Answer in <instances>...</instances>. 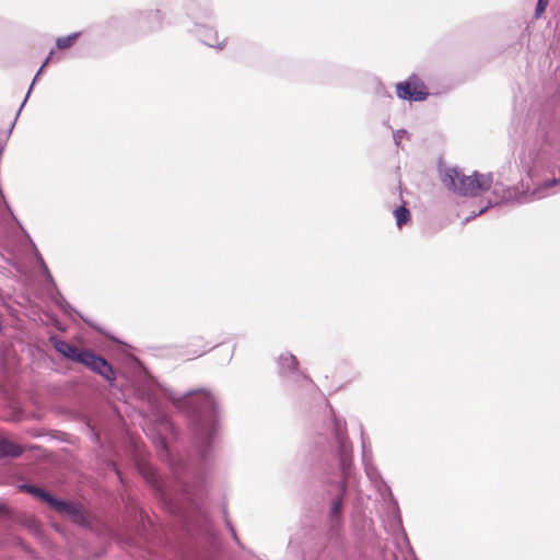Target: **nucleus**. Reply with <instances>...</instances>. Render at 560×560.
Returning a JSON list of instances; mask_svg holds the SVG:
<instances>
[{
	"instance_id": "nucleus-3",
	"label": "nucleus",
	"mask_w": 560,
	"mask_h": 560,
	"mask_svg": "<svg viewBox=\"0 0 560 560\" xmlns=\"http://www.w3.org/2000/svg\"><path fill=\"white\" fill-rule=\"evenodd\" d=\"M78 362L86 365L92 371L98 373L106 380H112L113 370L107 361L103 358L97 357L90 351H81Z\"/></svg>"
},
{
	"instance_id": "nucleus-7",
	"label": "nucleus",
	"mask_w": 560,
	"mask_h": 560,
	"mask_svg": "<svg viewBox=\"0 0 560 560\" xmlns=\"http://www.w3.org/2000/svg\"><path fill=\"white\" fill-rule=\"evenodd\" d=\"M199 36L206 45L210 47H221L217 34L212 30H206L203 33H200Z\"/></svg>"
},
{
	"instance_id": "nucleus-4",
	"label": "nucleus",
	"mask_w": 560,
	"mask_h": 560,
	"mask_svg": "<svg viewBox=\"0 0 560 560\" xmlns=\"http://www.w3.org/2000/svg\"><path fill=\"white\" fill-rule=\"evenodd\" d=\"M397 95L404 100L422 101L427 96V92L422 83L410 78L408 81L397 84Z\"/></svg>"
},
{
	"instance_id": "nucleus-16",
	"label": "nucleus",
	"mask_w": 560,
	"mask_h": 560,
	"mask_svg": "<svg viewBox=\"0 0 560 560\" xmlns=\"http://www.w3.org/2000/svg\"><path fill=\"white\" fill-rule=\"evenodd\" d=\"M205 402L211 407H214V399L209 393L203 394Z\"/></svg>"
},
{
	"instance_id": "nucleus-5",
	"label": "nucleus",
	"mask_w": 560,
	"mask_h": 560,
	"mask_svg": "<svg viewBox=\"0 0 560 560\" xmlns=\"http://www.w3.org/2000/svg\"><path fill=\"white\" fill-rule=\"evenodd\" d=\"M54 346L58 352H60L62 355L72 359L74 361H78L79 355L82 350L78 349L77 347L68 343L67 341L62 340H55Z\"/></svg>"
},
{
	"instance_id": "nucleus-6",
	"label": "nucleus",
	"mask_w": 560,
	"mask_h": 560,
	"mask_svg": "<svg viewBox=\"0 0 560 560\" xmlns=\"http://www.w3.org/2000/svg\"><path fill=\"white\" fill-rule=\"evenodd\" d=\"M21 447L8 439L0 438V456H19Z\"/></svg>"
},
{
	"instance_id": "nucleus-13",
	"label": "nucleus",
	"mask_w": 560,
	"mask_h": 560,
	"mask_svg": "<svg viewBox=\"0 0 560 560\" xmlns=\"http://www.w3.org/2000/svg\"><path fill=\"white\" fill-rule=\"evenodd\" d=\"M341 508H342V498L340 497V498L335 499L331 503V508H330L331 517H337L341 512Z\"/></svg>"
},
{
	"instance_id": "nucleus-11",
	"label": "nucleus",
	"mask_w": 560,
	"mask_h": 560,
	"mask_svg": "<svg viewBox=\"0 0 560 560\" xmlns=\"http://www.w3.org/2000/svg\"><path fill=\"white\" fill-rule=\"evenodd\" d=\"M296 358L292 354H282L280 357V364L282 369L294 370L296 368Z\"/></svg>"
},
{
	"instance_id": "nucleus-14",
	"label": "nucleus",
	"mask_w": 560,
	"mask_h": 560,
	"mask_svg": "<svg viewBox=\"0 0 560 560\" xmlns=\"http://www.w3.org/2000/svg\"><path fill=\"white\" fill-rule=\"evenodd\" d=\"M549 0H538L535 12L536 18H539L545 12Z\"/></svg>"
},
{
	"instance_id": "nucleus-10",
	"label": "nucleus",
	"mask_w": 560,
	"mask_h": 560,
	"mask_svg": "<svg viewBox=\"0 0 560 560\" xmlns=\"http://www.w3.org/2000/svg\"><path fill=\"white\" fill-rule=\"evenodd\" d=\"M395 214V218H396V221H397V225L398 228H401V225L408 221L409 219V211L406 207L401 206L399 208H397L394 212Z\"/></svg>"
},
{
	"instance_id": "nucleus-1",
	"label": "nucleus",
	"mask_w": 560,
	"mask_h": 560,
	"mask_svg": "<svg viewBox=\"0 0 560 560\" xmlns=\"http://www.w3.org/2000/svg\"><path fill=\"white\" fill-rule=\"evenodd\" d=\"M441 179L448 189L460 195H477L489 189L492 183L490 175L466 176L456 167L442 170Z\"/></svg>"
},
{
	"instance_id": "nucleus-15",
	"label": "nucleus",
	"mask_w": 560,
	"mask_h": 560,
	"mask_svg": "<svg viewBox=\"0 0 560 560\" xmlns=\"http://www.w3.org/2000/svg\"><path fill=\"white\" fill-rule=\"evenodd\" d=\"M407 132L405 130H398L394 133V140L396 145H399L401 142L402 137H405Z\"/></svg>"
},
{
	"instance_id": "nucleus-8",
	"label": "nucleus",
	"mask_w": 560,
	"mask_h": 560,
	"mask_svg": "<svg viewBox=\"0 0 560 560\" xmlns=\"http://www.w3.org/2000/svg\"><path fill=\"white\" fill-rule=\"evenodd\" d=\"M559 180L552 179L544 183L541 186L537 187L533 192L534 198H544L547 196L546 190L552 187L553 185L558 184Z\"/></svg>"
},
{
	"instance_id": "nucleus-17",
	"label": "nucleus",
	"mask_w": 560,
	"mask_h": 560,
	"mask_svg": "<svg viewBox=\"0 0 560 560\" xmlns=\"http://www.w3.org/2000/svg\"><path fill=\"white\" fill-rule=\"evenodd\" d=\"M51 58V55L46 59V61L43 63V66L40 67V69L38 70V72L36 73L35 78H34V81L37 80L38 75L42 73L43 69L46 67L47 62L49 61V59Z\"/></svg>"
},
{
	"instance_id": "nucleus-9",
	"label": "nucleus",
	"mask_w": 560,
	"mask_h": 560,
	"mask_svg": "<svg viewBox=\"0 0 560 560\" xmlns=\"http://www.w3.org/2000/svg\"><path fill=\"white\" fill-rule=\"evenodd\" d=\"M537 156V153L534 151H530L528 153V156H523L521 159V163L523 168L527 172V174L533 177V170H532V163H534L535 159Z\"/></svg>"
},
{
	"instance_id": "nucleus-18",
	"label": "nucleus",
	"mask_w": 560,
	"mask_h": 560,
	"mask_svg": "<svg viewBox=\"0 0 560 560\" xmlns=\"http://www.w3.org/2000/svg\"><path fill=\"white\" fill-rule=\"evenodd\" d=\"M337 439L341 440L339 429L337 430Z\"/></svg>"
},
{
	"instance_id": "nucleus-12",
	"label": "nucleus",
	"mask_w": 560,
	"mask_h": 560,
	"mask_svg": "<svg viewBox=\"0 0 560 560\" xmlns=\"http://www.w3.org/2000/svg\"><path fill=\"white\" fill-rule=\"evenodd\" d=\"M79 34L74 33L66 37H60L57 39V47L59 49H66L70 47L78 38Z\"/></svg>"
},
{
	"instance_id": "nucleus-19",
	"label": "nucleus",
	"mask_w": 560,
	"mask_h": 560,
	"mask_svg": "<svg viewBox=\"0 0 560 560\" xmlns=\"http://www.w3.org/2000/svg\"><path fill=\"white\" fill-rule=\"evenodd\" d=\"M33 82H35V81L33 80ZM32 84H34V83H32ZM31 86H33V85H31ZM31 89L32 88H30V91H27V94H31Z\"/></svg>"
},
{
	"instance_id": "nucleus-2",
	"label": "nucleus",
	"mask_w": 560,
	"mask_h": 560,
	"mask_svg": "<svg viewBox=\"0 0 560 560\" xmlns=\"http://www.w3.org/2000/svg\"><path fill=\"white\" fill-rule=\"evenodd\" d=\"M23 488L35 497L48 502L56 510L71 514L75 522H80L83 518L81 512L75 505L58 501L36 487L24 486Z\"/></svg>"
}]
</instances>
